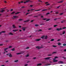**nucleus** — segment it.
Here are the masks:
<instances>
[{"label":"nucleus","mask_w":66,"mask_h":66,"mask_svg":"<svg viewBox=\"0 0 66 66\" xmlns=\"http://www.w3.org/2000/svg\"><path fill=\"white\" fill-rule=\"evenodd\" d=\"M65 33V31H63L62 32V34H64Z\"/></svg>","instance_id":"obj_41"},{"label":"nucleus","mask_w":66,"mask_h":66,"mask_svg":"<svg viewBox=\"0 0 66 66\" xmlns=\"http://www.w3.org/2000/svg\"><path fill=\"white\" fill-rule=\"evenodd\" d=\"M30 20H27L26 21H24V22H28V21H29Z\"/></svg>","instance_id":"obj_12"},{"label":"nucleus","mask_w":66,"mask_h":66,"mask_svg":"<svg viewBox=\"0 0 66 66\" xmlns=\"http://www.w3.org/2000/svg\"><path fill=\"white\" fill-rule=\"evenodd\" d=\"M59 63H60V64H63V61H59Z\"/></svg>","instance_id":"obj_14"},{"label":"nucleus","mask_w":66,"mask_h":66,"mask_svg":"<svg viewBox=\"0 0 66 66\" xmlns=\"http://www.w3.org/2000/svg\"><path fill=\"white\" fill-rule=\"evenodd\" d=\"M48 30H52V28H49V29H48Z\"/></svg>","instance_id":"obj_54"},{"label":"nucleus","mask_w":66,"mask_h":66,"mask_svg":"<svg viewBox=\"0 0 66 66\" xmlns=\"http://www.w3.org/2000/svg\"><path fill=\"white\" fill-rule=\"evenodd\" d=\"M47 3H48V2H46L45 3V4H47Z\"/></svg>","instance_id":"obj_62"},{"label":"nucleus","mask_w":66,"mask_h":66,"mask_svg":"<svg viewBox=\"0 0 66 66\" xmlns=\"http://www.w3.org/2000/svg\"><path fill=\"white\" fill-rule=\"evenodd\" d=\"M40 40H41V39H36L35 40L36 41H37L38 42V41H40Z\"/></svg>","instance_id":"obj_6"},{"label":"nucleus","mask_w":66,"mask_h":66,"mask_svg":"<svg viewBox=\"0 0 66 66\" xmlns=\"http://www.w3.org/2000/svg\"><path fill=\"white\" fill-rule=\"evenodd\" d=\"M26 2L27 3H28V2H29L27 0V1H26Z\"/></svg>","instance_id":"obj_64"},{"label":"nucleus","mask_w":66,"mask_h":66,"mask_svg":"<svg viewBox=\"0 0 66 66\" xmlns=\"http://www.w3.org/2000/svg\"><path fill=\"white\" fill-rule=\"evenodd\" d=\"M33 59H34V60H35V59H36V57H34V58H33Z\"/></svg>","instance_id":"obj_61"},{"label":"nucleus","mask_w":66,"mask_h":66,"mask_svg":"<svg viewBox=\"0 0 66 66\" xmlns=\"http://www.w3.org/2000/svg\"><path fill=\"white\" fill-rule=\"evenodd\" d=\"M15 12H13L11 13V14H14V13H15Z\"/></svg>","instance_id":"obj_39"},{"label":"nucleus","mask_w":66,"mask_h":66,"mask_svg":"<svg viewBox=\"0 0 66 66\" xmlns=\"http://www.w3.org/2000/svg\"><path fill=\"white\" fill-rule=\"evenodd\" d=\"M18 31L17 30H13V32H16V31Z\"/></svg>","instance_id":"obj_23"},{"label":"nucleus","mask_w":66,"mask_h":66,"mask_svg":"<svg viewBox=\"0 0 66 66\" xmlns=\"http://www.w3.org/2000/svg\"><path fill=\"white\" fill-rule=\"evenodd\" d=\"M49 20H51L50 19H48L46 20V21H49Z\"/></svg>","instance_id":"obj_22"},{"label":"nucleus","mask_w":66,"mask_h":66,"mask_svg":"<svg viewBox=\"0 0 66 66\" xmlns=\"http://www.w3.org/2000/svg\"><path fill=\"white\" fill-rule=\"evenodd\" d=\"M63 46H66V44H63Z\"/></svg>","instance_id":"obj_25"},{"label":"nucleus","mask_w":66,"mask_h":66,"mask_svg":"<svg viewBox=\"0 0 66 66\" xmlns=\"http://www.w3.org/2000/svg\"><path fill=\"white\" fill-rule=\"evenodd\" d=\"M57 26V25H55L54 26V27H56Z\"/></svg>","instance_id":"obj_42"},{"label":"nucleus","mask_w":66,"mask_h":66,"mask_svg":"<svg viewBox=\"0 0 66 66\" xmlns=\"http://www.w3.org/2000/svg\"><path fill=\"white\" fill-rule=\"evenodd\" d=\"M3 46V44H0V46Z\"/></svg>","instance_id":"obj_59"},{"label":"nucleus","mask_w":66,"mask_h":66,"mask_svg":"<svg viewBox=\"0 0 66 66\" xmlns=\"http://www.w3.org/2000/svg\"><path fill=\"white\" fill-rule=\"evenodd\" d=\"M14 62H18V60H16L14 61Z\"/></svg>","instance_id":"obj_30"},{"label":"nucleus","mask_w":66,"mask_h":66,"mask_svg":"<svg viewBox=\"0 0 66 66\" xmlns=\"http://www.w3.org/2000/svg\"><path fill=\"white\" fill-rule=\"evenodd\" d=\"M4 2V3H7V2H6V1H5Z\"/></svg>","instance_id":"obj_56"},{"label":"nucleus","mask_w":66,"mask_h":66,"mask_svg":"<svg viewBox=\"0 0 66 66\" xmlns=\"http://www.w3.org/2000/svg\"><path fill=\"white\" fill-rule=\"evenodd\" d=\"M63 2V1H62L60 2H57V3H62V2Z\"/></svg>","instance_id":"obj_11"},{"label":"nucleus","mask_w":66,"mask_h":66,"mask_svg":"<svg viewBox=\"0 0 66 66\" xmlns=\"http://www.w3.org/2000/svg\"><path fill=\"white\" fill-rule=\"evenodd\" d=\"M21 13V12H17L16 13H15V15H17V14H19V13Z\"/></svg>","instance_id":"obj_17"},{"label":"nucleus","mask_w":66,"mask_h":66,"mask_svg":"<svg viewBox=\"0 0 66 66\" xmlns=\"http://www.w3.org/2000/svg\"><path fill=\"white\" fill-rule=\"evenodd\" d=\"M66 28V27H64L63 28H62V29H65Z\"/></svg>","instance_id":"obj_35"},{"label":"nucleus","mask_w":66,"mask_h":66,"mask_svg":"<svg viewBox=\"0 0 66 66\" xmlns=\"http://www.w3.org/2000/svg\"><path fill=\"white\" fill-rule=\"evenodd\" d=\"M12 47V46H9V48H11Z\"/></svg>","instance_id":"obj_50"},{"label":"nucleus","mask_w":66,"mask_h":66,"mask_svg":"<svg viewBox=\"0 0 66 66\" xmlns=\"http://www.w3.org/2000/svg\"><path fill=\"white\" fill-rule=\"evenodd\" d=\"M43 20H45L46 19H47V18H45V19H43Z\"/></svg>","instance_id":"obj_46"},{"label":"nucleus","mask_w":66,"mask_h":66,"mask_svg":"<svg viewBox=\"0 0 66 66\" xmlns=\"http://www.w3.org/2000/svg\"><path fill=\"white\" fill-rule=\"evenodd\" d=\"M30 14V13H27L26 14V16H27V15L28 14Z\"/></svg>","instance_id":"obj_33"},{"label":"nucleus","mask_w":66,"mask_h":66,"mask_svg":"<svg viewBox=\"0 0 66 66\" xmlns=\"http://www.w3.org/2000/svg\"><path fill=\"white\" fill-rule=\"evenodd\" d=\"M26 28H23V27L22 28V29L23 30V31H25V29H26Z\"/></svg>","instance_id":"obj_15"},{"label":"nucleus","mask_w":66,"mask_h":66,"mask_svg":"<svg viewBox=\"0 0 66 66\" xmlns=\"http://www.w3.org/2000/svg\"><path fill=\"white\" fill-rule=\"evenodd\" d=\"M53 47H56V46L53 45Z\"/></svg>","instance_id":"obj_52"},{"label":"nucleus","mask_w":66,"mask_h":66,"mask_svg":"<svg viewBox=\"0 0 66 66\" xmlns=\"http://www.w3.org/2000/svg\"><path fill=\"white\" fill-rule=\"evenodd\" d=\"M42 31V29H39L38 30V32H39V31Z\"/></svg>","instance_id":"obj_40"},{"label":"nucleus","mask_w":66,"mask_h":66,"mask_svg":"<svg viewBox=\"0 0 66 66\" xmlns=\"http://www.w3.org/2000/svg\"><path fill=\"white\" fill-rule=\"evenodd\" d=\"M47 11V9H44L41 12H43V11Z\"/></svg>","instance_id":"obj_21"},{"label":"nucleus","mask_w":66,"mask_h":66,"mask_svg":"<svg viewBox=\"0 0 66 66\" xmlns=\"http://www.w3.org/2000/svg\"><path fill=\"white\" fill-rule=\"evenodd\" d=\"M36 48H37L38 49H40L42 48V47H39V46H37L36 47Z\"/></svg>","instance_id":"obj_7"},{"label":"nucleus","mask_w":66,"mask_h":66,"mask_svg":"<svg viewBox=\"0 0 66 66\" xmlns=\"http://www.w3.org/2000/svg\"><path fill=\"white\" fill-rule=\"evenodd\" d=\"M35 10V9H31V11H34V10Z\"/></svg>","instance_id":"obj_57"},{"label":"nucleus","mask_w":66,"mask_h":66,"mask_svg":"<svg viewBox=\"0 0 66 66\" xmlns=\"http://www.w3.org/2000/svg\"><path fill=\"white\" fill-rule=\"evenodd\" d=\"M48 65H51V64H45V66H48Z\"/></svg>","instance_id":"obj_28"},{"label":"nucleus","mask_w":66,"mask_h":66,"mask_svg":"<svg viewBox=\"0 0 66 66\" xmlns=\"http://www.w3.org/2000/svg\"><path fill=\"white\" fill-rule=\"evenodd\" d=\"M18 16H13V18H18Z\"/></svg>","instance_id":"obj_10"},{"label":"nucleus","mask_w":66,"mask_h":66,"mask_svg":"<svg viewBox=\"0 0 66 66\" xmlns=\"http://www.w3.org/2000/svg\"><path fill=\"white\" fill-rule=\"evenodd\" d=\"M5 11V10H3L2 9H1L0 10V13H3Z\"/></svg>","instance_id":"obj_2"},{"label":"nucleus","mask_w":66,"mask_h":66,"mask_svg":"<svg viewBox=\"0 0 66 66\" xmlns=\"http://www.w3.org/2000/svg\"><path fill=\"white\" fill-rule=\"evenodd\" d=\"M40 65H42V64L39 63L37 65V66H40Z\"/></svg>","instance_id":"obj_18"},{"label":"nucleus","mask_w":66,"mask_h":66,"mask_svg":"<svg viewBox=\"0 0 66 66\" xmlns=\"http://www.w3.org/2000/svg\"><path fill=\"white\" fill-rule=\"evenodd\" d=\"M45 24V23H41L40 24V25H44Z\"/></svg>","instance_id":"obj_44"},{"label":"nucleus","mask_w":66,"mask_h":66,"mask_svg":"<svg viewBox=\"0 0 66 66\" xmlns=\"http://www.w3.org/2000/svg\"><path fill=\"white\" fill-rule=\"evenodd\" d=\"M47 38H48V36H46L45 37V39H47Z\"/></svg>","instance_id":"obj_19"},{"label":"nucleus","mask_w":66,"mask_h":66,"mask_svg":"<svg viewBox=\"0 0 66 66\" xmlns=\"http://www.w3.org/2000/svg\"><path fill=\"white\" fill-rule=\"evenodd\" d=\"M54 39H51V42H52L53 41H54Z\"/></svg>","instance_id":"obj_32"},{"label":"nucleus","mask_w":66,"mask_h":66,"mask_svg":"<svg viewBox=\"0 0 66 66\" xmlns=\"http://www.w3.org/2000/svg\"><path fill=\"white\" fill-rule=\"evenodd\" d=\"M26 49H29V47H28L26 48Z\"/></svg>","instance_id":"obj_53"},{"label":"nucleus","mask_w":66,"mask_h":66,"mask_svg":"<svg viewBox=\"0 0 66 66\" xmlns=\"http://www.w3.org/2000/svg\"><path fill=\"white\" fill-rule=\"evenodd\" d=\"M22 19H19L18 20L19 21H22Z\"/></svg>","instance_id":"obj_37"},{"label":"nucleus","mask_w":66,"mask_h":66,"mask_svg":"<svg viewBox=\"0 0 66 66\" xmlns=\"http://www.w3.org/2000/svg\"><path fill=\"white\" fill-rule=\"evenodd\" d=\"M8 35H13V34H12V33L11 32H10V33H9L8 34Z\"/></svg>","instance_id":"obj_8"},{"label":"nucleus","mask_w":66,"mask_h":66,"mask_svg":"<svg viewBox=\"0 0 66 66\" xmlns=\"http://www.w3.org/2000/svg\"><path fill=\"white\" fill-rule=\"evenodd\" d=\"M9 49V48H5L4 49V51H6V50H7V49Z\"/></svg>","instance_id":"obj_13"},{"label":"nucleus","mask_w":66,"mask_h":66,"mask_svg":"<svg viewBox=\"0 0 66 66\" xmlns=\"http://www.w3.org/2000/svg\"><path fill=\"white\" fill-rule=\"evenodd\" d=\"M45 37V36H42V37H41V38H42V39H44V37Z\"/></svg>","instance_id":"obj_16"},{"label":"nucleus","mask_w":66,"mask_h":66,"mask_svg":"<svg viewBox=\"0 0 66 66\" xmlns=\"http://www.w3.org/2000/svg\"><path fill=\"white\" fill-rule=\"evenodd\" d=\"M13 28H16V27H15V26L14 25H13Z\"/></svg>","instance_id":"obj_26"},{"label":"nucleus","mask_w":66,"mask_h":66,"mask_svg":"<svg viewBox=\"0 0 66 66\" xmlns=\"http://www.w3.org/2000/svg\"><path fill=\"white\" fill-rule=\"evenodd\" d=\"M57 31H61V30H62V28H57L56 29Z\"/></svg>","instance_id":"obj_1"},{"label":"nucleus","mask_w":66,"mask_h":66,"mask_svg":"<svg viewBox=\"0 0 66 66\" xmlns=\"http://www.w3.org/2000/svg\"><path fill=\"white\" fill-rule=\"evenodd\" d=\"M63 13H60V15H63Z\"/></svg>","instance_id":"obj_48"},{"label":"nucleus","mask_w":66,"mask_h":66,"mask_svg":"<svg viewBox=\"0 0 66 66\" xmlns=\"http://www.w3.org/2000/svg\"><path fill=\"white\" fill-rule=\"evenodd\" d=\"M55 53H56V52H54L52 53V54H54Z\"/></svg>","instance_id":"obj_34"},{"label":"nucleus","mask_w":66,"mask_h":66,"mask_svg":"<svg viewBox=\"0 0 66 66\" xmlns=\"http://www.w3.org/2000/svg\"><path fill=\"white\" fill-rule=\"evenodd\" d=\"M61 45V43H58V45Z\"/></svg>","instance_id":"obj_45"},{"label":"nucleus","mask_w":66,"mask_h":66,"mask_svg":"<svg viewBox=\"0 0 66 66\" xmlns=\"http://www.w3.org/2000/svg\"><path fill=\"white\" fill-rule=\"evenodd\" d=\"M57 19V18H56V19H54V20H56V19Z\"/></svg>","instance_id":"obj_63"},{"label":"nucleus","mask_w":66,"mask_h":66,"mask_svg":"<svg viewBox=\"0 0 66 66\" xmlns=\"http://www.w3.org/2000/svg\"><path fill=\"white\" fill-rule=\"evenodd\" d=\"M15 50V49H14V48H13L12 49V51H14Z\"/></svg>","instance_id":"obj_38"},{"label":"nucleus","mask_w":66,"mask_h":66,"mask_svg":"<svg viewBox=\"0 0 66 66\" xmlns=\"http://www.w3.org/2000/svg\"><path fill=\"white\" fill-rule=\"evenodd\" d=\"M5 31H2L0 32V35L2 34V33H5Z\"/></svg>","instance_id":"obj_4"},{"label":"nucleus","mask_w":66,"mask_h":66,"mask_svg":"<svg viewBox=\"0 0 66 66\" xmlns=\"http://www.w3.org/2000/svg\"><path fill=\"white\" fill-rule=\"evenodd\" d=\"M28 64H26L24 65V66H28Z\"/></svg>","instance_id":"obj_60"},{"label":"nucleus","mask_w":66,"mask_h":66,"mask_svg":"<svg viewBox=\"0 0 66 66\" xmlns=\"http://www.w3.org/2000/svg\"><path fill=\"white\" fill-rule=\"evenodd\" d=\"M57 58H58V57H57V56L55 57V58L54 59H57Z\"/></svg>","instance_id":"obj_31"},{"label":"nucleus","mask_w":66,"mask_h":66,"mask_svg":"<svg viewBox=\"0 0 66 66\" xmlns=\"http://www.w3.org/2000/svg\"><path fill=\"white\" fill-rule=\"evenodd\" d=\"M51 57H47L44 58V59H45V60H49V59H51Z\"/></svg>","instance_id":"obj_5"},{"label":"nucleus","mask_w":66,"mask_h":66,"mask_svg":"<svg viewBox=\"0 0 66 66\" xmlns=\"http://www.w3.org/2000/svg\"><path fill=\"white\" fill-rule=\"evenodd\" d=\"M9 57H12V55L10 53L9 54Z\"/></svg>","instance_id":"obj_9"},{"label":"nucleus","mask_w":66,"mask_h":66,"mask_svg":"<svg viewBox=\"0 0 66 66\" xmlns=\"http://www.w3.org/2000/svg\"><path fill=\"white\" fill-rule=\"evenodd\" d=\"M50 5V4H47L46 5V6H47V5Z\"/></svg>","instance_id":"obj_51"},{"label":"nucleus","mask_w":66,"mask_h":66,"mask_svg":"<svg viewBox=\"0 0 66 66\" xmlns=\"http://www.w3.org/2000/svg\"><path fill=\"white\" fill-rule=\"evenodd\" d=\"M35 27H38V26H39V25L37 24H36L35 25Z\"/></svg>","instance_id":"obj_27"},{"label":"nucleus","mask_w":66,"mask_h":66,"mask_svg":"<svg viewBox=\"0 0 66 66\" xmlns=\"http://www.w3.org/2000/svg\"><path fill=\"white\" fill-rule=\"evenodd\" d=\"M16 54L17 55H19V54H21V53H16Z\"/></svg>","instance_id":"obj_24"},{"label":"nucleus","mask_w":66,"mask_h":66,"mask_svg":"<svg viewBox=\"0 0 66 66\" xmlns=\"http://www.w3.org/2000/svg\"><path fill=\"white\" fill-rule=\"evenodd\" d=\"M34 20H31V21H30L31 22H33Z\"/></svg>","instance_id":"obj_47"},{"label":"nucleus","mask_w":66,"mask_h":66,"mask_svg":"<svg viewBox=\"0 0 66 66\" xmlns=\"http://www.w3.org/2000/svg\"><path fill=\"white\" fill-rule=\"evenodd\" d=\"M63 57V59H66V57Z\"/></svg>","instance_id":"obj_49"},{"label":"nucleus","mask_w":66,"mask_h":66,"mask_svg":"<svg viewBox=\"0 0 66 66\" xmlns=\"http://www.w3.org/2000/svg\"><path fill=\"white\" fill-rule=\"evenodd\" d=\"M57 62V60H55V59H53V62H54V63L55 62Z\"/></svg>","instance_id":"obj_3"},{"label":"nucleus","mask_w":66,"mask_h":66,"mask_svg":"<svg viewBox=\"0 0 66 66\" xmlns=\"http://www.w3.org/2000/svg\"><path fill=\"white\" fill-rule=\"evenodd\" d=\"M64 21H65V20H64L62 21H61V23H64Z\"/></svg>","instance_id":"obj_29"},{"label":"nucleus","mask_w":66,"mask_h":66,"mask_svg":"<svg viewBox=\"0 0 66 66\" xmlns=\"http://www.w3.org/2000/svg\"><path fill=\"white\" fill-rule=\"evenodd\" d=\"M49 14H50V13H49V12H48L47 13L46 15H49Z\"/></svg>","instance_id":"obj_43"},{"label":"nucleus","mask_w":66,"mask_h":66,"mask_svg":"<svg viewBox=\"0 0 66 66\" xmlns=\"http://www.w3.org/2000/svg\"><path fill=\"white\" fill-rule=\"evenodd\" d=\"M38 1V2H42V1L41 0H39Z\"/></svg>","instance_id":"obj_20"},{"label":"nucleus","mask_w":66,"mask_h":66,"mask_svg":"<svg viewBox=\"0 0 66 66\" xmlns=\"http://www.w3.org/2000/svg\"><path fill=\"white\" fill-rule=\"evenodd\" d=\"M34 17H38V16H34Z\"/></svg>","instance_id":"obj_58"},{"label":"nucleus","mask_w":66,"mask_h":66,"mask_svg":"<svg viewBox=\"0 0 66 66\" xmlns=\"http://www.w3.org/2000/svg\"><path fill=\"white\" fill-rule=\"evenodd\" d=\"M51 55H52V54H50L48 55V56H51Z\"/></svg>","instance_id":"obj_55"},{"label":"nucleus","mask_w":66,"mask_h":66,"mask_svg":"<svg viewBox=\"0 0 66 66\" xmlns=\"http://www.w3.org/2000/svg\"><path fill=\"white\" fill-rule=\"evenodd\" d=\"M29 56V54H27V55H26V57H28Z\"/></svg>","instance_id":"obj_36"}]
</instances>
